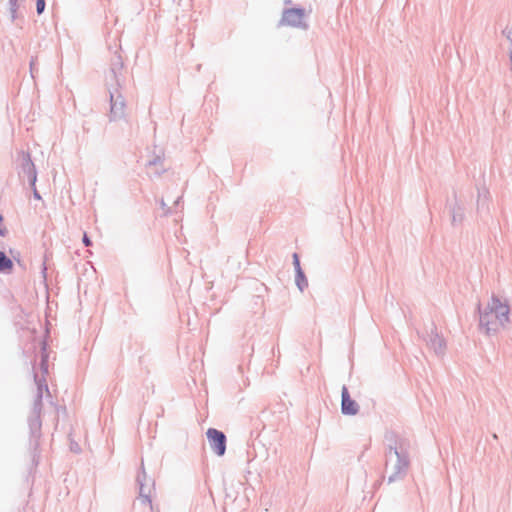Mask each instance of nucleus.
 <instances>
[{"label": "nucleus", "mask_w": 512, "mask_h": 512, "mask_svg": "<svg viewBox=\"0 0 512 512\" xmlns=\"http://www.w3.org/2000/svg\"><path fill=\"white\" fill-rule=\"evenodd\" d=\"M509 306L505 300L492 296L481 312L480 325L486 332H496L509 322Z\"/></svg>", "instance_id": "nucleus-1"}, {"label": "nucleus", "mask_w": 512, "mask_h": 512, "mask_svg": "<svg viewBox=\"0 0 512 512\" xmlns=\"http://www.w3.org/2000/svg\"><path fill=\"white\" fill-rule=\"evenodd\" d=\"M281 23L285 26L296 28H307L305 23V13L302 9L291 8L283 12Z\"/></svg>", "instance_id": "nucleus-2"}, {"label": "nucleus", "mask_w": 512, "mask_h": 512, "mask_svg": "<svg viewBox=\"0 0 512 512\" xmlns=\"http://www.w3.org/2000/svg\"><path fill=\"white\" fill-rule=\"evenodd\" d=\"M207 437L213 451L218 455L222 456L226 450V437L217 429L210 428L207 431Z\"/></svg>", "instance_id": "nucleus-3"}, {"label": "nucleus", "mask_w": 512, "mask_h": 512, "mask_svg": "<svg viewBox=\"0 0 512 512\" xmlns=\"http://www.w3.org/2000/svg\"><path fill=\"white\" fill-rule=\"evenodd\" d=\"M342 412L346 415H355L358 412V405L351 399L346 387L342 388Z\"/></svg>", "instance_id": "nucleus-4"}, {"label": "nucleus", "mask_w": 512, "mask_h": 512, "mask_svg": "<svg viewBox=\"0 0 512 512\" xmlns=\"http://www.w3.org/2000/svg\"><path fill=\"white\" fill-rule=\"evenodd\" d=\"M13 269V262L4 252L0 251V271L9 273Z\"/></svg>", "instance_id": "nucleus-5"}, {"label": "nucleus", "mask_w": 512, "mask_h": 512, "mask_svg": "<svg viewBox=\"0 0 512 512\" xmlns=\"http://www.w3.org/2000/svg\"><path fill=\"white\" fill-rule=\"evenodd\" d=\"M37 12L40 14L43 12L45 8V0H37Z\"/></svg>", "instance_id": "nucleus-6"}, {"label": "nucleus", "mask_w": 512, "mask_h": 512, "mask_svg": "<svg viewBox=\"0 0 512 512\" xmlns=\"http://www.w3.org/2000/svg\"><path fill=\"white\" fill-rule=\"evenodd\" d=\"M83 243L85 244V246H90L91 245V240L89 239V237L87 236L86 233L83 236Z\"/></svg>", "instance_id": "nucleus-7"}, {"label": "nucleus", "mask_w": 512, "mask_h": 512, "mask_svg": "<svg viewBox=\"0 0 512 512\" xmlns=\"http://www.w3.org/2000/svg\"><path fill=\"white\" fill-rule=\"evenodd\" d=\"M293 258H294V264H295L296 268L299 269L300 262H299L298 255L294 254Z\"/></svg>", "instance_id": "nucleus-8"}, {"label": "nucleus", "mask_w": 512, "mask_h": 512, "mask_svg": "<svg viewBox=\"0 0 512 512\" xmlns=\"http://www.w3.org/2000/svg\"><path fill=\"white\" fill-rule=\"evenodd\" d=\"M2 222H3V217H2V215H0V225L2 224ZM0 234L3 235V232L1 230H0Z\"/></svg>", "instance_id": "nucleus-9"}]
</instances>
